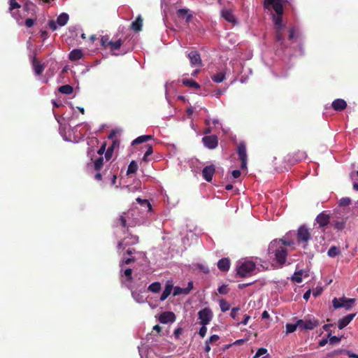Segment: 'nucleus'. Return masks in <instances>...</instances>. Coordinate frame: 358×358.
Returning <instances> with one entry per match:
<instances>
[{
	"mask_svg": "<svg viewBox=\"0 0 358 358\" xmlns=\"http://www.w3.org/2000/svg\"><path fill=\"white\" fill-rule=\"evenodd\" d=\"M206 332H207V328L206 327V325H202V327L199 329V334L201 337H204L206 334Z\"/></svg>",
	"mask_w": 358,
	"mask_h": 358,
	"instance_id": "864d4df0",
	"label": "nucleus"
},
{
	"mask_svg": "<svg viewBox=\"0 0 358 358\" xmlns=\"http://www.w3.org/2000/svg\"><path fill=\"white\" fill-rule=\"evenodd\" d=\"M267 352V350L266 348H259L257 352H256L254 358H258L264 355H265Z\"/></svg>",
	"mask_w": 358,
	"mask_h": 358,
	"instance_id": "c03bdc74",
	"label": "nucleus"
},
{
	"mask_svg": "<svg viewBox=\"0 0 358 358\" xmlns=\"http://www.w3.org/2000/svg\"><path fill=\"white\" fill-rule=\"evenodd\" d=\"M153 138H154V136H152V135H142V136H140L137 137L136 138H135L131 142V145L134 146V145L140 144V143H145V142H148L149 140H152Z\"/></svg>",
	"mask_w": 358,
	"mask_h": 358,
	"instance_id": "5701e85b",
	"label": "nucleus"
},
{
	"mask_svg": "<svg viewBox=\"0 0 358 358\" xmlns=\"http://www.w3.org/2000/svg\"><path fill=\"white\" fill-rule=\"evenodd\" d=\"M355 301V299H347L345 297H341L339 299L334 298L332 301V303L333 306L336 309L345 308L346 310H350Z\"/></svg>",
	"mask_w": 358,
	"mask_h": 358,
	"instance_id": "0eeeda50",
	"label": "nucleus"
},
{
	"mask_svg": "<svg viewBox=\"0 0 358 358\" xmlns=\"http://www.w3.org/2000/svg\"><path fill=\"white\" fill-rule=\"evenodd\" d=\"M138 166L136 161L133 160L130 162L129 164L127 171V175H129L131 173H135L138 170Z\"/></svg>",
	"mask_w": 358,
	"mask_h": 358,
	"instance_id": "c85d7f7f",
	"label": "nucleus"
},
{
	"mask_svg": "<svg viewBox=\"0 0 358 358\" xmlns=\"http://www.w3.org/2000/svg\"><path fill=\"white\" fill-rule=\"evenodd\" d=\"M196 267H197V268L200 271L203 272V273H206L207 274V273H208L210 272L209 268L207 266L204 265V264H198L196 265Z\"/></svg>",
	"mask_w": 358,
	"mask_h": 358,
	"instance_id": "ea45409f",
	"label": "nucleus"
},
{
	"mask_svg": "<svg viewBox=\"0 0 358 358\" xmlns=\"http://www.w3.org/2000/svg\"><path fill=\"white\" fill-rule=\"evenodd\" d=\"M136 201L138 203H141V205H147L148 206L151 208L150 203L146 199H141L140 198H138V199H136Z\"/></svg>",
	"mask_w": 358,
	"mask_h": 358,
	"instance_id": "4d7b16f0",
	"label": "nucleus"
},
{
	"mask_svg": "<svg viewBox=\"0 0 358 358\" xmlns=\"http://www.w3.org/2000/svg\"><path fill=\"white\" fill-rule=\"evenodd\" d=\"M199 319L201 325H207L213 317V313L208 308L201 309L198 313Z\"/></svg>",
	"mask_w": 358,
	"mask_h": 358,
	"instance_id": "9d476101",
	"label": "nucleus"
},
{
	"mask_svg": "<svg viewBox=\"0 0 358 358\" xmlns=\"http://www.w3.org/2000/svg\"><path fill=\"white\" fill-rule=\"evenodd\" d=\"M122 45V41L121 39H118L116 41L110 42V48L111 50H119Z\"/></svg>",
	"mask_w": 358,
	"mask_h": 358,
	"instance_id": "c9c22d12",
	"label": "nucleus"
},
{
	"mask_svg": "<svg viewBox=\"0 0 358 358\" xmlns=\"http://www.w3.org/2000/svg\"><path fill=\"white\" fill-rule=\"evenodd\" d=\"M131 211L124 212L118 217H117L114 222V226L116 227H122L128 232L129 228L133 227L134 224L130 221L133 216Z\"/></svg>",
	"mask_w": 358,
	"mask_h": 358,
	"instance_id": "20e7f679",
	"label": "nucleus"
},
{
	"mask_svg": "<svg viewBox=\"0 0 358 358\" xmlns=\"http://www.w3.org/2000/svg\"><path fill=\"white\" fill-rule=\"evenodd\" d=\"M327 336L329 343L332 345L338 344L341 342V338L336 336H332L331 332H329Z\"/></svg>",
	"mask_w": 358,
	"mask_h": 358,
	"instance_id": "72a5a7b5",
	"label": "nucleus"
},
{
	"mask_svg": "<svg viewBox=\"0 0 358 358\" xmlns=\"http://www.w3.org/2000/svg\"><path fill=\"white\" fill-rule=\"evenodd\" d=\"M311 238V234L309 229L304 225L299 227L296 233V240L299 245H301L303 249L308 245V242Z\"/></svg>",
	"mask_w": 358,
	"mask_h": 358,
	"instance_id": "39448f33",
	"label": "nucleus"
},
{
	"mask_svg": "<svg viewBox=\"0 0 358 358\" xmlns=\"http://www.w3.org/2000/svg\"><path fill=\"white\" fill-rule=\"evenodd\" d=\"M217 267L220 271H224V258H222L218 261Z\"/></svg>",
	"mask_w": 358,
	"mask_h": 358,
	"instance_id": "052dcab7",
	"label": "nucleus"
},
{
	"mask_svg": "<svg viewBox=\"0 0 358 358\" xmlns=\"http://www.w3.org/2000/svg\"><path fill=\"white\" fill-rule=\"evenodd\" d=\"M225 21L232 24L233 26L238 24L236 16L232 13L231 10H225Z\"/></svg>",
	"mask_w": 358,
	"mask_h": 358,
	"instance_id": "393cba45",
	"label": "nucleus"
},
{
	"mask_svg": "<svg viewBox=\"0 0 358 358\" xmlns=\"http://www.w3.org/2000/svg\"><path fill=\"white\" fill-rule=\"evenodd\" d=\"M297 327L299 329V324H298V320L295 324L288 323L286 324V331L287 334H291L294 332Z\"/></svg>",
	"mask_w": 358,
	"mask_h": 358,
	"instance_id": "f704fd0d",
	"label": "nucleus"
},
{
	"mask_svg": "<svg viewBox=\"0 0 358 358\" xmlns=\"http://www.w3.org/2000/svg\"><path fill=\"white\" fill-rule=\"evenodd\" d=\"M279 241H280V243L282 244V245L283 247H285V246H292V245H294V241H288V240H285L284 238L280 239Z\"/></svg>",
	"mask_w": 358,
	"mask_h": 358,
	"instance_id": "de8ad7c7",
	"label": "nucleus"
},
{
	"mask_svg": "<svg viewBox=\"0 0 358 358\" xmlns=\"http://www.w3.org/2000/svg\"><path fill=\"white\" fill-rule=\"evenodd\" d=\"M268 254L273 255L275 260L280 265L285 264L288 252L287 249L282 245L280 241L273 240L271 241L268 248Z\"/></svg>",
	"mask_w": 358,
	"mask_h": 358,
	"instance_id": "7ed1b4c3",
	"label": "nucleus"
},
{
	"mask_svg": "<svg viewBox=\"0 0 358 358\" xmlns=\"http://www.w3.org/2000/svg\"><path fill=\"white\" fill-rule=\"evenodd\" d=\"M119 141H113L112 145L106 150L105 152V158L107 161L112 157L113 150L116 146L119 145Z\"/></svg>",
	"mask_w": 358,
	"mask_h": 358,
	"instance_id": "b1692460",
	"label": "nucleus"
},
{
	"mask_svg": "<svg viewBox=\"0 0 358 358\" xmlns=\"http://www.w3.org/2000/svg\"><path fill=\"white\" fill-rule=\"evenodd\" d=\"M351 203V199L348 197H344V198H342L340 201H339V205L341 206H349Z\"/></svg>",
	"mask_w": 358,
	"mask_h": 358,
	"instance_id": "a19ab883",
	"label": "nucleus"
},
{
	"mask_svg": "<svg viewBox=\"0 0 358 358\" xmlns=\"http://www.w3.org/2000/svg\"><path fill=\"white\" fill-rule=\"evenodd\" d=\"M183 289L182 288H180L179 287H176L173 290V296H177L180 294H183Z\"/></svg>",
	"mask_w": 358,
	"mask_h": 358,
	"instance_id": "13d9d810",
	"label": "nucleus"
},
{
	"mask_svg": "<svg viewBox=\"0 0 358 358\" xmlns=\"http://www.w3.org/2000/svg\"><path fill=\"white\" fill-rule=\"evenodd\" d=\"M219 339V336L217 335H213L211 336L209 339L207 341L209 343H213L215 341H217Z\"/></svg>",
	"mask_w": 358,
	"mask_h": 358,
	"instance_id": "680f3d73",
	"label": "nucleus"
},
{
	"mask_svg": "<svg viewBox=\"0 0 358 358\" xmlns=\"http://www.w3.org/2000/svg\"><path fill=\"white\" fill-rule=\"evenodd\" d=\"M182 83L189 88L199 89L201 87L198 83L192 79H182Z\"/></svg>",
	"mask_w": 358,
	"mask_h": 358,
	"instance_id": "a878e982",
	"label": "nucleus"
},
{
	"mask_svg": "<svg viewBox=\"0 0 358 358\" xmlns=\"http://www.w3.org/2000/svg\"><path fill=\"white\" fill-rule=\"evenodd\" d=\"M264 6L266 10L268 11L273 10L275 13L272 14L275 37L277 41L282 45L284 41L283 31H285V25L282 23L284 9L282 0H264Z\"/></svg>",
	"mask_w": 358,
	"mask_h": 358,
	"instance_id": "f257e3e1",
	"label": "nucleus"
},
{
	"mask_svg": "<svg viewBox=\"0 0 358 358\" xmlns=\"http://www.w3.org/2000/svg\"><path fill=\"white\" fill-rule=\"evenodd\" d=\"M212 80L215 83H221L224 80V73L220 72L216 75L212 76Z\"/></svg>",
	"mask_w": 358,
	"mask_h": 358,
	"instance_id": "4c0bfd02",
	"label": "nucleus"
},
{
	"mask_svg": "<svg viewBox=\"0 0 358 358\" xmlns=\"http://www.w3.org/2000/svg\"><path fill=\"white\" fill-rule=\"evenodd\" d=\"M103 166V158L99 157L94 162V169L96 171H100Z\"/></svg>",
	"mask_w": 358,
	"mask_h": 358,
	"instance_id": "c756f323",
	"label": "nucleus"
},
{
	"mask_svg": "<svg viewBox=\"0 0 358 358\" xmlns=\"http://www.w3.org/2000/svg\"><path fill=\"white\" fill-rule=\"evenodd\" d=\"M124 275L127 277V279L128 281H131L132 280V269L131 268H127L124 271Z\"/></svg>",
	"mask_w": 358,
	"mask_h": 358,
	"instance_id": "a18cd8bd",
	"label": "nucleus"
},
{
	"mask_svg": "<svg viewBox=\"0 0 358 358\" xmlns=\"http://www.w3.org/2000/svg\"><path fill=\"white\" fill-rule=\"evenodd\" d=\"M202 142L208 149H215L218 145V139L215 135L203 136L202 138Z\"/></svg>",
	"mask_w": 358,
	"mask_h": 358,
	"instance_id": "ddd939ff",
	"label": "nucleus"
},
{
	"mask_svg": "<svg viewBox=\"0 0 358 358\" xmlns=\"http://www.w3.org/2000/svg\"><path fill=\"white\" fill-rule=\"evenodd\" d=\"M143 27V18L141 15H138L136 20L134 21L130 26L131 29L135 32H139L141 31Z\"/></svg>",
	"mask_w": 358,
	"mask_h": 358,
	"instance_id": "412c9836",
	"label": "nucleus"
},
{
	"mask_svg": "<svg viewBox=\"0 0 358 358\" xmlns=\"http://www.w3.org/2000/svg\"><path fill=\"white\" fill-rule=\"evenodd\" d=\"M187 57L192 67H201L203 66L201 55L198 51H191L187 54Z\"/></svg>",
	"mask_w": 358,
	"mask_h": 358,
	"instance_id": "f8f14e48",
	"label": "nucleus"
},
{
	"mask_svg": "<svg viewBox=\"0 0 358 358\" xmlns=\"http://www.w3.org/2000/svg\"><path fill=\"white\" fill-rule=\"evenodd\" d=\"M24 24L27 27H31L34 24V20L31 18H27Z\"/></svg>",
	"mask_w": 358,
	"mask_h": 358,
	"instance_id": "6e6d98bb",
	"label": "nucleus"
},
{
	"mask_svg": "<svg viewBox=\"0 0 358 358\" xmlns=\"http://www.w3.org/2000/svg\"><path fill=\"white\" fill-rule=\"evenodd\" d=\"M341 253L340 249L336 246H331L328 252V256L330 257H335L336 256L338 255Z\"/></svg>",
	"mask_w": 358,
	"mask_h": 358,
	"instance_id": "473e14b6",
	"label": "nucleus"
},
{
	"mask_svg": "<svg viewBox=\"0 0 358 358\" xmlns=\"http://www.w3.org/2000/svg\"><path fill=\"white\" fill-rule=\"evenodd\" d=\"M83 57V51L80 49H74L70 52L69 59L71 62H76Z\"/></svg>",
	"mask_w": 358,
	"mask_h": 358,
	"instance_id": "4be33fe9",
	"label": "nucleus"
},
{
	"mask_svg": "<svg viewBox=\"0 0 358 358\" xmlns=\"http://www.w3.org/2000/svg\"><path fill=\"white\" fill-rule=\"evenodd\" d=\"M239 159L241 161V168L242 169H247L248 156L246 152V147L245 143H241L237 149Z\"/></svg>",
	"mask_w": 358,
	"mask_h": 358,
	"instance_id": "9b49d317",
	"label": "nucleus"
},
{
	"mask_svg": "<svg viewBox=\"0 0 358 358\" xmlns=\"http://www.w3.org/2000/svg\"><path fill=\"white\" fill-rule=\"evenodd\" d=\"M148 289L150 292L157 293L161 289V284L159 282H155L149 285Z\"/></svg>",
	"mask_w": 358,
	"mask_h": 358,
	"instance_id": "2f4dec72",
	"label": "nucleus"
},
{
	"mask_svg": "<svg viewBox=\"0 0 358 358\" xmlns=\"http://www.w3.org/2000/svg\"><path fill=\"white\" fill-rule=\"evenodd\" d=\"M355 316V314H349L345 316L343 318L340 319L338 322V327L340 329L345 328L353 320Z\"/></svg>",
	"mask_w": 358,
	"mask_h": 358,
	"instance_id": "f3484780",
	"label": "nucleus"
},
{
	"mask_svg": "<svg viewBox=\"0 0 358 358\" xmlns=\"http://www.w3.org/2000/svg\"><path fill=\"white\" fill-rule=\"evenodd\" d=\"M136 262V258L135 257H129V258H123L122 261L121 262L120 266L121 267L124 266V265H127V264H129L131 263H134Z\"/></svg>",
	"mask_w": 358,
	"mask_h": 358,
	"instance_id": "58836bf2",
	"label": "nucleus"
},
{
	"mask_svg": "<svg viewBox=\"0 0 358 358\" xmlns=\"http://www.w3.org/2000/svg\"><path fill=\"white\" fill-rule=\"evenodd\" d=\"M241 175V173L239 170H234L231 172V176H229V178L231 177L234 179L238 178Z\"/></svg>",
	"mask_w": 358,
	"mask_h": 358,
	"instance_id": "8fccbe9b",
	"label": "nucleus"
},
{
	"mask_svg": "<svg viewBox=\"0 0 358 358\" xmlns=\"http://www.w3.org/2000/svg\"><path fill=\"white\" fill-rule=\"evenodd\" d=\"M176 320V315L173 312L166 311L160 314L159 321L162 324L173 322Z\"/></svg>",
	"mask_w": 358,
	"mask_h": 358,
	"instance_id": "4468645a",
	"label": "nucleus"
},
{
	"mask_svg": "<svg viewBox=\"0 0 358 358\" xmlns=\"http://www.w3.org/2000/svg\"><path fill=\"white\" fill-rule=\"evenodd\" d=\"M333 324H324L323 326V329L325 331H327L328 333L329 332H331L332 333V331L331 329V327H333Z\"/></svg>",
	"mask_w": 358,
	"mask_h": 358,
	"instance_id": "e2e57ef3",
	"label": "nucleus"
},
{
	"mask_svg": "<svg viewBox=\"0 0 358 358\" xmlns=\"http://www.w3.org/2000/svg\"><path fill=\"white\" fill-rule=\"evenodd\" d=\"M20 5L16 1V0H10L9 10L11 11L15 8H19Z\"/></svg>",
	"mask_w": 358,
	"mask_h": 358,
	"instance_id": "37998d69",
	"label": "nucleus"
},
{
	"mask_svg": "<svg viewBox=\"0 0 358 358\" xmlns=\"http://www.w3.org/2000/svg\"><path fill=\"white\" fill-rule=\"evenodd\" d=\"M295 37L294 29L293 28L289 29V39L292 40Z\"/></svg>",
	"mask_w": 358,
	"mask_h": 358,
	"instance_id": "69168bd1",
	"label": "nucleus"
},
{
	"mask_svg": "<svg viewBox=\"0 0 358 358\" xmlns=\"http://www.w3.org/2000/svg\"><path fill=\"white\" fill-rule=\"evenodd\" d=\"M300 330H312L319 325L317 320L313 318H306L304 320H298Z\"/></svg>",
	"mask_w": 358,
	"mask_h": 358,
	"instance_id": "6e6552de",
	"label": "nucleus"
},
{
	"mask_svg": "<svg viewBox=\"0 0 358 358\" xmlns=\"http://www.w3.org/2000/svg\"><path fill=\"white\" fill-rule=\"evenodd\" d=\"M331 106L335 110L341 111L347 107V103L343 99H337L332 102Z\"/></svg>",
	"mask_w": 358,
	"mask_h": 358,
	"instance_id": "6ab92c4d",
	"label": "nucleus"
},
{
	"mask_svg": "<svg viewBox=\"0 0 358 358\" xmlns=\"http://www.w3.org/2000/svg\"><path fill=\"white\" fill-rule=\"evenodd\" d=\"M111 41L109 40V36L106 35L103 36L101 38V45L106 48L110 46Z\"/></svg>",
	"mask_w": 358,
	"mask_h": 358,
	"instance_id": "e433bc0d",
	"label": "nucleus"
},
{
	"mask_svg": "<svg viewBox=\"0 0 358 358\" xmlns=\"http://www.w3.org/2000/svg\"><path fill=\"white\" fill-rule=\"evenodd\" d=\"M69 18V17L67 13H62L57 17V22L53 20H49L48 26L50 29L55 31L57 29V24L59 26H64L68 22Z\"/></svg>",
	"mask_w": 358,
	"mask_h": 358,
	"instance_id": "1a4fd4ad",
	"label": "nucleus"
},
{
	"mask_svg": "<svg viewBox=\"0 0 358 358\" xmlns=\"http://www.w3.org/2000/svg\"><path fill=\"white\" fill-rule=\"evenodd\" d=\"M172 289L173 286L171 285H166L164 290L163 291L160 296V300L164 301L166 299H167L168 296L171 294Z\"/></svg>",
	"mask_w": 358,
	"mask_h": 358,
	"instance_id": "bb28decb",
	"label": "nucleus"
},
{
	"mask_svg": "<svg viewBox=\"0 0 358 358\" xmlns=\"http://www.w3.org/2000/svg\"><path fill=\"white\" fill-rule=\"evenodd\" d=\"M259 259L251 257L242 259L236 265V273L242 278H248L257 274L259 271L257 267Z\"/></svg>",
	"mask_w": 358,
	"mask_h": 358,
	"instance_id": "f03ea898",
	"label": "nucleus"
},
{
	"mask_svg": "<svg viewBox=\"0 0 358 358\" xmlns=\"http://www.w3.org/2000/svg\"><path fill=\"white\" fill-rule=\"evenodd\" d=\"M145 148V155L146 156H150L152 154L153 152V149H152V145L151 144H146L143 147H142V148Z\"/></svg>",
	"mask_w": 358,
	"mask_h": 358,
	"instance_id": "79ce46f5",
	"label": "nucleus"
},
{
	"mask_svg": "<svg viewBox=\"0 0 358 358\" xmlns=\"http://www.w3.org/2000/svg\"><path fill=\"white\" fill-rule=\"evenodd\" d=\"M329 342L328 336L326 338H323L319 342V345L320 347L324 346Z\"/></svg>",
	"mask_w": 358,
	"mask_h": 358,
	"instance_id": "0e129e2a",
	"label": "nucleus"
},
{
	"mask_svg": "<svg viewBox=\"0 0 358 358\" xmlns=\"http://www.w3.org/2000/svg\"><path fill=\"white\" fill-rule=\"evenodd\" d=\"M294 159H293V161L294 162H301V160L306 159V153L304 151L299 150V151L296 152V153H294Z\"/></svg>",
	"mask_w": 358,
	"mask_h": 358,
	"instance_id": "7c9ffc66",
	"label": "nucleus"
},
{
	"mask_svg": "<svg viewBox=\"0 0 358 358\" xmlns=\"http://www.w3.org/2000/svg\"><path fill=\"white\" fill-rule=\"evenodd\" d=\"M238 311H239V308H238V307L233 308L231 309V313H230V316H231L234 320H236V317H237V315H238Z\"/></svg>",
	"mask_w": 358,
	"mask_h": 358,
	"instance_id": "09e8293b",
	"label": "nucleus"
},
{
	"mask_svg": "<svg viewBox=\"0 0 358 358\" xmlns=\"http://www.w3.org/2000/svg\"><path fill=\"white\" fill-rule=\"evenodd\" d=\"M193 289V282H189L188 283V285H187V287L186 288H184L183 289V294H187L189 293V292Z\"/></svg>",
	"mask_w": 358,
	"mask_h": 358,
	"instance_id": "603ef678",
	"label": "nucleus"
},
{
	"mask_svg": "<svg viewBox=\"0 0 358 358\" xmlns=\"http://www.w3.org/2000/svg\"><path fill=\"white\" fill-rule=\"evenodd\" d=\"M358 176V171L357 172H355V171H352L350 173V178L352 180L355 181V176Z\"/></svg>",
	"mask_w": 358,
	"mask_h": 358,
	"instance_id": "774afa93",
	"label": "nucleus"
},
{
	"mask_svg": "<svg viewBox=\"0 0 358 358\" xmlns=\"http://www.w3.org/2000/svg\"><path fill=\"white\" fill-rule=\"evenodd\" d=\"M293 281L296 282H301L302 278H301V273H295L292 277Z\"/></svg>",
	"mask_w": 358,
	"mask_h": 358,
	"instance_id": "49530a36",
	"label": "nucleus"
},
{
	"mask_svg": "<svg viewBox=\"0 0 358 358\" xmlns=\"http://www.w3.org/2000/svg\"><path fill=\"white\" fill-rule=\"evenodd\" d=\"M182 333V329L181 327H178L176 329H175V331L173 332L175 338L176 339H179L180 336L181 335Z\"/></svg>",
	"mask_w": 358,
	"mask_h": 358,
	"instance_id": "3c124183",
	"label": "nucleus"
},
{
	"mask_svg": "<svg viewBox=\"0 0 358 358\" xmlns=\"http://www.w3.org/2000/svg\"><path fill=\"white\" fill-rule=\"evenodd\" d=\"M32 66L36 75H41L45 69L44 64H41L36 57L32 59Z\"/></svg>",
	"mask_w": 358,
	"mask_h": 358,
	"instance_id": "a211bd4d",
	"label": "nucleus"
},
{
	"mask_svg": "<svg viewBox=\"0 0 358 358\" xmlns=\"http://www.w3.org/2000/svg\"><path fill=\"white\" fill-rule=\"evenodd\" d=\"M106 143H104L103 144H102V145L100 147V148L97 151V153L99 155H102L104 152H106Z\"/></svg>",
	"mask_w": 358,
	"mask_h": 358,
	"instance_id": "bf43d9fd",
	"label": "nucleus"
},
{
	"mask_svg": "<svg viewBox=\"0 0 358 358\" xmlns=\"http://www.w3.org/2000/svg\"><path fill=\"white\" fill-rule=\"evenodd\" d=\"M59 92L64 94H71L73 92V88L69 85H62L58 89Z\"/></svg>",
	"mask_w": 358,
	"mask_h": 358,
	"instance_id": "cd10ccee",
	"label": "nucleus"
},
{
	"mask_svg": "<svg viewBox=\"0 0 358 358\" xmlns=\"http://www.w3.org/2000/svg\"><path fill=\"white\" fill-rule=\"evenodd\" d=\"M128 248L125 249V252L123 254V256H124L125 255H133L136 250L134 248H130V247H127Z\"/></svg>",
	"mask_w": 358,
	"mask_h": 358,
	"instance_id": "5fc2aeb1",
	"label": "nucleus"
},
{
	"mask_svg": "<svg viewBox=\"0 0 358 358\" xmlns=\"http://www.w3.org/2000/svg\"><path fill=\"white\" fill-rule=\"evenodd\" d=\"M215 173V167L213 165L207 166L203 168L202 171V176L203 178L208 181L210 182L213 179V176Z\"/></svg>",
	"mask_w": 358,
	"mask_h": 358,
	"instance_id": "2eb2a0df",
	"label": "nucleus"
},
{
	"mask_svg": "<svg viewBox=\"0 0 358 358\" xmlns=\"http://www.w3.org/2000/svg\"><path fill=\"white\" fill-rule=\"evenodd\" d=\"M329 215L323 212L317 216L316 221L320 227H324L329 222Z\"/></svg>",
	"mask_w": 358,
	"mask_h": 358,
	"instance_id": "aec40b11",
	"label": "nucleus"
},
{
	"mask_svg": "<svg viewBox=\"0 0 358 358\" xmlns=\"http://www.w3.org/2000/svg\"><path fill=\"white\" fill-rule=\"evenodd\" d=\"M176 14L179 18L185 19V22L187 23L192 17V15L189 13V10L187 8H180L176 11Z\"/></svg>",
	"mask_w": 358,
	"mask_h": 358,
	"instance_id": "dca6fc26",
	"label": "nucleus"
},
{
	"mask_svg": "<svg viewBox=\"0 0 358 358\" xmlns=\"http://www.w3.org/2000/svg\"><path fill=\"white\" fill-rule=\"evenodd\" d=\"M139 241L138 236L129 234L127 236L120 241L117 248L118 251H124L127 247L136 245Z\"/></svg>",
	"mask_w": 358,
	"mask_h": 358,
	"instance_id": "423d86ee",
	"label": "nucleus"
},
{
	"mask_svg": "<svg viewBox=\"0 0 358 358\" xmlns=\"http://www.w3.org/2000/svg\"><path fill=\"white\" fill-rule=\"evenodd\" d=\"M250 317L249 315H245L244 316V320L242 322H238L237 324H243V325H245V324H247V323H248V320H250Z\"/></svg>",
	"mask_w": 358,
	"mask_h": 358,
	"instance_id": "338daca9",
	"label": "nucleus"
}]
</instances>
